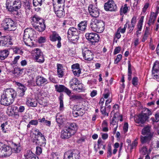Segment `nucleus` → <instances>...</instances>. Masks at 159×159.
Returning a JSON list of instances; mask_svg holds the SVG:
<instances>
[{"label": "nucleus", "mask_w": 159, "mask_h": 159, "mask_svg": "<svg viewBox=\"0 0 159 159\" xmlns=\"http://www.w3.org/2000/svg\"><path fill=\"white\" fill-rule=\"evenodd\" d=\"M37 38V35L34 30L32 28H27L24 31L23 40L25 44L31 46L34 44L33 41H35Z\"/></svg>", "instance_id": "1"}, {"label": "nucleus", "mask_w": 159, "mask_h": 159, "mask_svg": "<svg viewBox=\"0 0 159 159\" xmlns=\"http://www.w3.org/2000/svg\"><path fill=\"white\" fill-rule=\"evenodd\" d=\"M77 129L76 124L70 123L68 126H66L61 131V137L62 139H68L76 132Z\"/></svg>", "instance_id": "2"}, {"label": "nucleus", "mask_w": 159, "mask_h": 159, "mask_svg": "<svg viewBox=\"0 0 159 159\" xmlns=\"http://www.w3.org/2000/svg\"><path fill=\"white\" fill-rule=\"evenodd\" d=\"M31 22L34 29L37 31L42 32L45 30L46 26L43 20L36 15L31 18Z\"/></svg>", "instance_id": "3"}, {"label": "nucleus", "mask_w": 159, "mask_h": 159, "mask_svg": "<svg viewBox=\"0 0 159 159\" xmlns=\"http://www.w3.org/2000/svg\"><path fill=\"white\" fill-rule=\"evenodd\" d=\"M151 127L148 126H145L142 130V134L144 136H141V142L142 143L148 144L151 140L153 133L151 131Z\"/></svg>", "instance_id": "4"}, {"label": "nucleus", "mask_w": 159, "mask_h": 159, "mask_svg": "<svg viewBox=\"0 0 159 159\" xmlns=\"http://www.w3.org/2000/svg\"><path fill=\"white\" fill-rule=\"evenodd\" d=\"M90 26L93 31L98 33H101L104 30L105 24L102 20L94 19L92 20Z\"/></svg>", "instance_id": "5"}, {"label": "nucleus", "mask_w": 159, "mask_h": 159, "mask_svg": "<svg viewBox=\"0 0 159 159\" xmlns=\"http://www.w3.org/2000/svg\"><path fill=\"white\" fill-rule=\"evenodd\" d=\"M1 25L3 29L6 31H14L16 29V23L11 18L4 19L2 21Z\"/></svg>", "instance_id": "6"}, {"label": "nucleus", "mask_w": 159, "mask_h": 159, "mask_svg": "<svg viewBox=\"0 0 159 159\" xmlns=\"http://www.w3.org/2000/svg\"><path fill=\"white\" fill-rule=\"evenodd\" d=\"M64 157V159H79L80 155L78 151L70 150L65 153Z\"/></svg>", "instance_id": "7"}, {"label": "nucleus", "mask_w": 159, "mask_h": 159, "mask_svg": "<svg viewBox=\"0 0 159 159\" xmlns=\"http://www.w3.org/2000/svg\"><path fill=\"white\" fill-rule=\"evenodd\" d=\"M149 118V117H148V116L144 115L142 113L134 116V117L135 122L139 124V125L141 126H143L142 125L146 121L148 120Z\"/></svg>", "instance_id": "8"}, {"label": "nucleus", "mask_w": 159, "mask_h": 159, "mask_svg": "<svg viewBox=\"0 0 159 159\" xmlns=\"http://www.w3.org/2000/svg\"><path fill=\"white\" fill-rule=\"evenodd\" d=\"M85 36L87 39L92 43L93 44L98 42L99 40L100 37L96 33H87L86 34Z\"/></svg>", "instance_id": "9"}, {"label": "nucleus", "mask_w": 159, "mask_h": 159, "mask_svg": "<svg viewBox=\"0 0 159 159\" xmlns=\"http://www.w3.org/2000/svg\"><path fill=\"white\" fill-rule=\"evenodd\" d=\"M82 53L84 59L88 61H90L93 58V53L87 48H82Z\"/></svg>", "instance_id": "10"}, {"label": "nucleus", "mask_w": 159, "mask_h": 159, "mask_svg": "<svg viewBox=\"0 0 159 159\" xmlns=\"http://www.w3.org/2000/svg\"><path fill=\"white\" fill-rule=\"evenodd\" d=\"M104 8L106 11H115L117 9V6L112 0H109L105 3Z\"/></svg>", "instance_id": "11"}, {"label": "nucleus", "mask_w": 159, "mask_h": 159, "mask_svg": "<svg viewBox=\"0 0 159 159\" xmlns=\"http://www.w3.org/2000/svg\"><path fill=\"white\" fill-rule=\"evenodd\" d=\"M49 38L50 40L52 41H57V47L58 48H59L61 47V39L57 32L55 31L53 32L50 35Z\"/></svg>", "instance_id": "12"}, {"label": "nucleus", "mask_w": 159, "mask_h": 159, "mask_svg": "<svg viewBox=\"0 0 159 159\" xmlns=\"http://www.w3.org/2000/svg\"><path fill=\"white\" fill-rule=\"evenodd\" d=\"M13 102L16 96V92L13 89L10 88L6 89L3 93Z\"/></svg>", "instance_id": "13"}, {"label": "nucleus", "mask_w": 159, "mask_h": 159, "mask_svg": "<svg viewBox=\"0 0 159 159\" xmlns=\"http://www.w3.org/2000/svg\"><path fill=\"white\" fill-rule=\"evenodd\" d=\"M34 55L36 61L41 63H43L44 61V56L43 52L39 48H35L34 50Z\"/></svg>", "instance_id": "14"}, {"label": "nucleus", "mask_w": 159, "mask_h": 159, "mask_svg": "<svg viewBox=\"0 0 159 159\" xmlns=\"http://www.w3.org/2000/svg\"><path fill=\"white\" fill-rule=\"evenodd\" d=\"M88 10L90 15L96 18L99 16L100 14L99 10L92 4H90L89 5Z\"/></svg>", "instance_id": "15"}, {"label": "nucleus", "mask_w": 159, "mask_h": 159, "mask_svg": "<svg viewBox=\"0 0 159 159\" xmlns=\"http://www.w3.org/2000/svg\"><path fill=\"white\" fill-rule=\"evenodd\" d=\"M55 87L56 91L58 92H64L69 96L71 93V91L63 85L57 84L55 85Z\"/></svg>", "instance_id": "16"}, {"label": "nucleus", "mask_w": 159, "mask_h": 159, "mask_svg": "<svg viewBox=\"0 0 159 159\" xmlns=\"http://www.w3.org/2000/svg\"><path fill=\"white\" fill-rule=\"evenodd\" d=\"M1 104L5 106H8L11 104L13 102L8 98V97L3 93L1 96Z\"/></svg>", "instance_id": "17"}, {"label": "nucleus", "mask_w": 159, "mask_h": 159, "mask_svg": "<svg viewBox=\"0 0 159 159\" xmlns=\"http://www.w3.org/2000/svg\"><path fill=\"white\" fill-rule=\"evenodd\" d=\"M2 40L1 42L2 46H8L12 44L11 41V37L9 35L2 36Z\"/></svg>", "instance_id": "18"}, {"label": "nucleus", "mask_w": 159, "mask_h": 159, "mask_svg": "<svg viewBox=\"0 0 159 159\" xmlns=\"http://www.w3.org/2000/svg\"><path fill=\"white\" fill-rule=\"evenodd\" d=\"M2 152L3 153L4 156L7 157L10 156L12 153V149L9 146L7 145L3 144L2 143Z\"/></svg>", "instance_id": "19"}, {"label": "nucleus", "mask_w": 159, "mask_h": 159, "mask_svg": "<svg viewBox=\"0 0 159 159\" xmlns=\"http://www.w3.org/2000/svg\"><path fill=\"white\" fill-rule=\"evenodd\" d=\"M72 71L75 76L79 77L81 73V69L80 68V65L78 63L74 64L71 66Z\"/></svg>", "instance_id": "20"}, {"label": "nucleus", "mask_w": 159, "mask_h": 159, "mask_svg": "<svg viewBox=\"0 0 159 159\" xmlns=\"http://www.w3.org/2000/svg\"><path fill=\"white\" fill-rule=\"evenodd\" d=\"M26 104L28 107H35L38 104V102L36 99L28 97L26 98Z\"/></svg>", "instance_id": "21"}, {"label": "nucleus", "mask_w": 159, "mask_h": 159, "mask_svg": "<svg viewBox=\"0 0 159 159\" xmlns=\"http://www.w3.org/2000/svg\"><path fill=\"white\" fill-rule=\"evenodd\" d=\"M36 84L38 86H41L42 84H47L48 80L45 78L41 76H38L36 77Z\"/></svg>", "instance_id": "22"}, {"label": "nucleus", "mask_w": 159, "mask_h": 159, "mask_svg": "<svg viewBox=\"0 0 159 159\" xmlns=\"http://www.w3.org/2000/svg\"><path fill=\"white\" fill-rule=\"evenodd\" d=\"M80 31L75 28L71 27L68 30L67 32V36L70 38L71 36L79 35Z\"/></svg>", "instance_id": "23"}, {"label": "nucleus", "mask_w": 159, "mask_h": 159, "mask_svg": "<svg viewBox=\"0 0 159 159\" xmlns=\"http://www.w3.org/2000/svg\"><path fill=\"white\" fill-rule=\"evenodd\" d=\"M157 18V15L154 12H151L149 20L147 23L148 26L153 25Z\"/></svg>", "instance_id": "24"}, {"label": "nucleus", "mask_w": 159, "mask_h": 159, "mask_svg": "<svg viewBox=\"0 0 159 159\" xmlns=\"http://www.w3.org/2000/svg\"><path fill=\"white\" fill-rule=\"evenodd\" d=\"M61 6L60 5V6L59 7L60 8L59 10H57L56 8V7H55V8H54V11L55 14H56L57 16L59 17H63L65 15V14L64 8L63 7L61 8Z\"/></svg>", "instance_id": "25"}, {"label": "nucleus", "mask_w": 159, "mask_h": 159, "mask_svg": "<svg viewBox=\"0 0 159 159\" xmlns=\"http://www.w3.org/2000/svg\"><path fill=\"white\" fill-rule=\"evenodd\" d=\"M13 5V7H12V11H17L21 7V4L20 0H14Z\"/></svg>", "instance_id": "26"}, {"label": "nucleus", "mask_w": 159, "mask_h": 159, "mask_svg": "<svg viewBox=\"0 0 159 159\" xmlns=\"http://www.w3.org/2000/svg\"><path fill=\"white\" fill-rule=\"evenodd\" d=\"M87 26V21L84 20L81 21L78 25V29L82 31H84L86 29Z\"/></svg>", "instance_id": "27"}, {"label": "nucleus", "mask_w": 159, "mask_h": 159, "mask_svg": "<svg viewBox=\"0 0 159 159\" xmlns=\"http://www.w3.org/2000/svg\"><path fill=\"white\" fill-rule=\"evenodd\" d=\"M85 88L84 86V85L80 82L77 84L75 88H73V90L74 91H77L78 92H81L84 91L85 90Z\"/></svg>", "instance_id": "28"}, {"label": "nucleus", "mask_w": 159, "mask_h": 159, "mask_svg": "<svg viewBox=\"0 0 159 159\" xmlns=\"http://www.w3.org/2000/svg\"><path fill=\"white\" fill-rule=\"evenodd\" d=\"M63 66L62 64H57V75L59 78L62 77L64 75V72L62 70Z\"/></svg>", "instance_id": "29"}, {"label": "nucleus", "mask_w": 159, "mask_h": 159, "mask_svg": "<svg viewBox=\"0 0 159 159\" xmlns=\"http://www.w3.org/2000/svg\"><path fill=\"white\" fill-rule=\"evenodd\" d=\"M80 82L79 80L75 78L71 79L70 81V87L73 89V88H75Z\"/></svg>", "instance_id": "30"}, {"label": "nucleus", "mask_w": 159, "mask_h": 159, "mask_svg": "<svg viewBox=\"0 0 159 159\" xmlns=\"http://www.w3.org/2000/svg\"><path fill=\"white\" fill-rule=\"evenodd\" d=\"M136 17L134 16L133 17L131 20V24L130 25H128V28L129 29V33H130L134 29V26L136 23Z\"/></svg>", "instance_id": "31"}, {"label": "nucleus", "mask_w": 159, "mask_h": 159, "mask_svg": "<svg viewBox=\"0 0 159 159\" xmlns=\"http://www.w3.org/2000/svg\"><path fill=\"white\" fill-rule=\"evenodd\" d=\"M152 148H150L148 150L146 146H144L142 147L139 150L140 153L143 155L146 154H148L151 151Z\"/></svg>", "instance_id": "32"}, {"label": "nucleus", "mask_w": 159, "mask_h": 159, "mask_svg": "<svg viewBox=\"0 0 159 159\" xmlns=\"http://www.w3.org/2000/svg\"><path fill=\"white\" fill-rule=\"evenodd\" d=\"M152 74H154L155 73H159V61H156L153 65L152 71Z\"/></svg>", "instance_id": "33"}, {"label": "nucleus", "mask_w": 159, "mask_h": 159, "mask_svg": "<svg viewBox=\"0 0 159 159\" xmlns=\"http://www.w3.org/2000/svg\"><path fill=\"white\" fill-rule=\"evenodd\" d=\"M9 54L8 51L7 50H4L0 51V59L4 60Z\"/></svg>", "instance_id": "34"}, {"label": "nucleus", "mask_w": 159, "mask_h": 159, "mask_svg": "<svg viewBox=\"0 0 159 159\" xmlns=\"http://www.w3.org/2000/svg\"><path fill=\"white\" fill-rule=\"evenodd\" d=\"M34 155L31 151L28 150L25 153L24 156L25 159H31Z\"/></svg>", "instance_id": "35"}, {"label": "nucleus", "mask_w": 159, "mask_h": 159, "mask_svg": "<svg viewBox=\"0 0 159 159\" xmlns=\"http://www.w3.org/2000/svg\"><path fill=\"white\" fill-rule=\"evenodd\" d=\"M46 139L45 137L39 138L36 140V143L40 146H44L46 144Z\"/></svg>", "instance_id": "36"}, {"label": "nucleus", "mask_w": 159, "mask_h": 159, "mask_svg": "<svg viewBox=\"0 0 159 159\" xmlns=\"http://www.w3.org/2000/svg\"><path fill=\"white\" fill-rule=\"evenodd\" d=\"M17 85L18 86V91H25L27 90V88L24 85L19 82L16 83Z\"/></svg>", "instance_id": "37"}, {"label": "nucleus", "mask_w": 159, "mask_h": 159, "mask_svg": "<svg viewBox=\"0 0 159 159\" xmlns=\"http://www.w3.org/2000/svg\"><path fill=\"white\" fill-rule=\"evenodd\" d=\"M7 113L9 116H12L15 115V112L14 111L13 107H9L7 108Z\"/></svg>", "instance_id": "38"}, {"label": "nucleus", "mask_w": 159, "mask_h": 159, "mask_svg": "<svg viewBox=\"0 0 159 159\" xmlns=\"http://www.w3.org/2000/svg\"><path fill=\"white\" fill-rule=\"evenodd\" d=\"M142 113L144 115L148 116V117H149L152 114V112L150 110L145 108L143 109Z\"/></svg>", "instance_id": "39"}, {"label": "nucleus", "mask_w": 159, "mask_h": 159, "mask_svg": "<svg viewBox=\"0 0 159 159\" xmlns=\"http://www.w3.org/2000/svg\"><path fill=\"white\" fill-rule=\"evenodd\" d=\"M111 93V92L110 91L109 89H108L106 88L104 90L103 96L104 98L107 99L108 98Z\"/></svg>", "instance_id": "40"}, {"label": "nucleus", "mask_w": 159, "mask_h": 159, "mask_svg": "<svg viewBox=\"0 0 159 159\" xmlns=\"http://www.w3.org/2000/svg\"><path fill=\"white\" fill-rule=\"evenodd\" d=\"M65 119L62 115L57 116L56 117V121L59 124H61L64 121Z\"/></svg>", "instance_id": "41"}, {"label": "nucleus", "mask_w": 159, "mask_h": 159, "mask_svg": "<svg viewBox=\"0 0 159 159\" xmlns=\"http://www.w3.org/2000/svg\"><path fill=\"white\" fill-rule=\"evenodd\" d=\"M76 36V35L71 36L70 38L69 37V36H67V38L69 40L71 41H73V43H75L79 38V35H77Z\"/></svg>", "instance_id": "42"}, {"label": "nucleus", "mask_w": 159, "mask_h": 159, "mask_svg": "<svg viewBox=\"0 0 159 159\" xmlns=\"http://www.w3.org/2000/svg\"><path fill=\"white\" fill-rule=\"evenodd\" d=\"M43 3V0H33V4L34 7L41 6Z\"/></svg>", "instance_id": "43"}, {"label": "nucleus", "mask_w": 159, "mask_h": 159, "mask_svg": "<svg viewBox=\"0 0 159 159\" xmlns=\"http://www.w3.org/2000/svg\"><path fill=\"white\" fill-rule=\"evenodd\" d=\"M52 2L54 6V8H55V7H56L55 6V3L56 2L59 4H61L63 5V6H64V3L65 2L64 0H52Z\"/></svg>", "instance_id": "44"}, {"label": "nucleus", "mask_w": 159, "mask_h": 159, "mask_svg": "<svg viewBox=\"0 0 159 159\" xmlns=\"http://www.w3.org/2000/svg\"><path fill=\"white\" fill-rule=\"evenodd\" d=\"M100 111L102 114L104 116H108L109 112L106 111V108L105 107H101Z\"/></svg>", "instance_id": "45"}, {"label": "nucleus", "mask_w": 159, "mask_h": 159, "mask_svg": "<svg viewBox=\"0 0 159 159\" xmlns=\"http://www.w3.org/2000/svg\"><path fill=\"white\" fill-rule=\"evenodd\" d=\"M149 31L148 30V27H146V30H145V32L144 33V34L143 36V37L142 39V41L143 42H144L145 40L147 39V38L148 37V35L149 34Z\"/></svg>", "instance_id": "46"}, {"label": "nucleus", "mask_w": 159, "mask_h": 159, "mask_svg": "<svg viewBox=\"0 0 159 159\" xmlns=\"http://www.w3.org/2000/svg\"><path fill=\"white\" fill-rule=\"evenodd\" d=\"M73 109L78 110L79 116H82L84 114V111H81V110H82V108H80L78 107L77 105H75L73 107Z\"/></svg>", "instance_id": "47"}, {"label": "nucleus", "mask_w": 159, "mask_h": 159, "mask_svg": "<svg viewBox=\"0 0 159 159\" xmlns=\"http://www.w3.org/2000/svg\"><path fill=\"white\" fill-rule=\"evenodd\" d=\"M14 144V146L13 149L15 153H19L20 151L21 147L19 146H18L15 143Z\"/></svg>", "instance_id": "48"}, {"label": "nucleus", "mask_w": 159, "mask_h": 159, "mask_svg": "<svg viewBox=\"0 0 159 159\" xmlns=\"http://www.w3.org/2000/svg\"><path fill=\"white\" fill-rule=\"evenodd\" d=\"M59 99L60 101V109L61 110L63 107L64 104L63 101V97L62 95H60L59 97Z\"/></svg>", "instance_id": "49"}, {"label": "nucleus", "mask_w": 159, "mask_h": 159, "mask_svg": "<svg viewBox=\"0 0 159 159\" xmlns=\"http://www.w3.org/2000/svg\"><path fill=\"white\" fill-rule=\"evenodd\" d=\"M8 125L7 124H2L1 125V127L2 128V131L4 133H6L8 131L7 127Z\"/></svg>", "instance_id": "50"}, {"label": "nucleus", "mask_w": 159, "mask_h": 159, "mask_svg": "<svg viewBox=\"0 0 159 159\" xmlns=\"http://www.w3.org/2000/svg\"><path fill=\"white\" fill-rule=\"evenodd\" d=\"M122 58V55L120 54L118 55L117 56L115 60L114 64H117L120 61Z\"/></svg>", "instance_id": "51"}, {"label": "nucleus", "mask_w": 159, "mask_h": 159, "mask_svg": "<svg viewBox=\"0 0 159 159\" xmlns=\"http://www.w3.org/2000/svg\"><path fill=\"white\" fill-rule=\"evenodd\" d=\"M81 97L79 95H73L70 96V99L73 100L81 98Z\"/></svg>", "instance_id": "52"}, {"label": "nucleus", "mask_w": 159, "mask_h": 159, "mask_svg": "<svg viewBox=\"0 0 159 159\" xmlns=\"http://www.w3.org/2000/svg\"><path fill=\"white\" fill-rule=\"evenodd\" d=\"M116 117L115 116H114L112 120V121L110 122V124L111 125H116H116H118V123L117 122L118 121H116Z\"/></svg>", "instance_id": "53"}, {"label": "nucleus", "mask_w": 159, "mask_h": 159, "mask_svg": "<svg viewBox=\"0 0 159 159\" xmlns=\"http://www.w3.org/2000/svg\"><path fill=\"white\" fill-rule=\"evenodd\" d=\"M20 57L19 56H18L15 57L14 58V60L10 64L11 65L16 64L17 63L18 60L19 59Z\"/></svg>", "instance_id": "54"}, {"label": "nucleus", "mask_w": 159, "mask_h": 159, "mask_svg": "<svg viewBox=\"0 0 159 159\" xmlns=\"http://www.w3.org/2000/svg\"><path fill=\"white\" fill-rule=\"evenodd\" d=\"M132 84L134 86L138 84V78L137 77H134L132 80Z\"/></svg>", "instance_id": "55"}, {"label": "nucleus", "mask_w": 159, "mask_h": 159, "mask_svg": "<svg viewBox=\"0 0 159 159\" xmlns=\"http://www.w3.org/2000/svg\"><path fill=\"white\" fill-rule=\"evenodd\" d=\"M138 143L136 140V139H135L131 143V144H130V146H131V149H133V148H135L136 147V146H137Z\"/></svg>", "instance_id": "56"}, {"label": "nucleus", "mask_w": 159, "mask_h": 159, "mask_svg": "<svg viewBox=\"0 0 159 159\" xmlns=\"http://www.w3.org/2000/svg\"><path fill=\"white\" fill-rule=\"evenodd\" d=\"M111 146H108L107 150V157H110L111 156Z\"/></svg>", "instance_id": "57"}, {"label": "nucleus", "mask_w": 159, "mask_h": 159, "mask_svg": "<svg viewBox=\"0 0 159 159\" xmlns=\"http://www.w3.org/2000/svg\"><path fill=\"white\" fill-rule=\"evenodd\" d=\"M46 38L45 37H41L38 39V42L40 43H44L46 42Z\"/></svg>", "instance_id": "58"}, {"label": "nucleus", "mask_w": 159, "mask_h": 159, "mask_svg": "<svg viewBox=\"0 0 159 159\" xmlns=\"http://www.w3.org/2000/svg\"><path fill=\"white\" fill-rule=\"evenodd\" d=\"M42 152L41 148L39 146L37 147L36 148V153L37 155H40Z\"/></svg>", "instance_id": "59"}, {"label": "nucleus", "mask_w": 159, "mask_h": 159, "mask_svg": "<svg viewBox=\"0 0 159 159\" xmlns=\"http://www.w3.org/2000/svg\"><path fill=\"white\" fill-rule=\"evenodd\" d=\"M121 49V47L119 46L116 47L114 50V54L115 55L119 53L120 52Z\"/></svg>", "instance_id": "60"}, {"label": "nucleus", "mask_w": 159, "mask_h": 159, "mask_svg": "<svg viewBox=\"0 0 159 159\" xmlns=\"http://www.w3.org/2000/svg\"><path fill=\"white\" fill-rule=\"evenodd\" d=\"M25 110V107L24 106H20L18 109V111L19 112L22 113Z\"/></svg>", "instance_id": "61"}, {"label": "nucleus", "mask_w": 159, "mask_h": 159, "mask_svg": "<svg viewBox=\"0 0 159 159\" xmlns=\"http://www.w3.org/2000/svg\"><path fill=\"white\" fill-rule=\"evenodd\" d=\"M127 22L126 23V24L124 25V28L122 29H121L120 27L119 29V30H120V32L121 33H124L125 32V31L127 27Z\"/></svg>", "instance_id": "62"}, {"label": "nucleus", "mask_w": 159, "mask_h": 159, "mask_svg": "<svg viewBox=\"0 0 159 159\" xmlns=\"http://www.w3.org/2000/svg\"><path fill=\"white\" fill-rule=\"evenodd\" d=\"M30 123L31 124V125H36L38 124V120H30Z\"/></svg>", "instance_id": "63"}, {"label": "nucleus", "mask_w": 159, "mask_h": 159, "mask_svg": "<svg viewBox=\"0 0 159 159\" xmlns=\"http://www.w3.org/2000/svg\"><path fill=\"white\" fill-rule=\"evenodd\" d=\"M14 52L16 54H22L23 53V52L20 49L17 48H15Z\"/></svg>", "instance_id": "64"}]
</instances>
